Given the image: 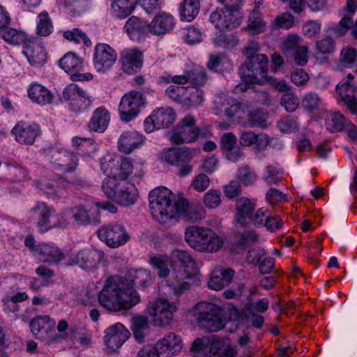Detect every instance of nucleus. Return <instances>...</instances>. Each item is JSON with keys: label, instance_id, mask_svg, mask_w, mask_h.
<instances>
[{"label": "nucleus", "instance_id": "20", "mask_svg": "<svg viewBox=\"0 0 357 357\" xmlns=\"http://www.w3.org/2000/svg\"><path fill=\"white\" fill-rule=\"evenodd\" d=\"M177 310L175 303L167 299L160 298L155 301L150 307V315L153 317L155 325L165 326L173 318V314Z\"/></svg>", "mask_w": 357, "mask_h": 357}, {"label": "nucleus", "instance_id": "3", "mask_svg": "<svg viewBox=\"0 0 357 357\" xmlns=\"http://www.w3.org/2000/svg\"><path fill=\"white\" fill-rule=\"evenodd\" d=\"M170 262L172 273L171 278L165 282L174 295L179 297L191 288V284L184 280L192 278L195 273V261L188 252L175 250L171 254Z\"/></svg>", "mask_w": 357, "mask_h": 357}, {"label": "nucleus", "instance_id": "6", "mask_svg": "<svg viewBox=\"0 0 357 357\" xmlns=\"http://www.w3.org/2000/svg\"><path fill=\"white\" fill-rule=\"evenodd\" d=\"M185 240L190 247L202 252H215L223 245L222 238L220 236L203 227H188L185 230Z\"/></svg>", "mask_w": 357, "mask_h": 357}, {"label": "nucleus", "instance_id": "28", "mask_svg": "<svg viewBox=\"0 0 357 357\" xmlns=\"http://www.w3.org/2000/svg\"><path fill=\"white\" fill-rule=\"evenodd\" d=\"M121 61L123 71L132 74L142 66V54L135 49L126 50L121 53Z\"/></svg>", "mask_w": 357, "mask_h": 357}, {"label": "nucleus", "instance_id": "32", "mask_svg": "<svg viewBox=\"0 0 357 357\" xmlns=\"http://www.w3.org/2000/svg\"><path fill=\"white\" fill-rule=\"evenodd\" d=\"M128 282L129 285L133 287L147 288L153 283V276L150 271L144 268H138L130 270L128 273Z\"/></svg>", "mask_w": 357, "mask_h": 357}, {"label": "nucleus", "instance_id": "19", "mask_svg": "<svg viewBox=\"0 0 357 357\" xmlns=\"http://www.w3.org/2000/svg\"><path fill=\"white\" fill-rule=\"evenodd\" d=\"M176 114L172 108L161 107L154 110L144 120V130L151 132L156 129L168 128L173 124Z\"/></svg>", "mask_w": 357, "mask_h": 357}, {"label": "nucleus", "instance_id": "21", "mask_svg": "<svg viewBox=\"0 0 357 357\" xmlns=\"http://www.w3.org/2000/svg\"><path fill=\"white\" fill-rule=\"evenodd\" d=\"M117 58L116 54L109 45L105 43L96 45L94 50L93 63L98 72L104 73L110 68Z\"/></svg>", "mask_w": 357, "mask_h": 357}, {"label": "nucleus", "instance_id": "12", "mask_svg": "<svg viewBox=\"0 0 357 357\" xmlns=\"http://www.w3.org/2000/svg\"><path fill=\"white\" fill-rule=\"evenodd\" d=\"M47 160L54 169L63 173L75 172L79 162L76 153L59 148L50 149L47 153Z\"/></svg>", "mask_w": 357, "mask_h": 357}, {"label": "nucleus", "instance_id": "4", "mask_svg": "<svg viewBox=\"0 0 357 357\" xmlns=\"http://www.w3.org/2000/svg\"><path fill=\"white\" fill-rule=\"evenodd\" d=\"M149 206L155 217L176 216L182 218L190 206L187 199L179 198L175 200V195L166 188H157L149 195Z\"/></svg>", "mask_w": 357, "mask_h": 357}, {"label": "nucleus", "instance_id": "56", "mask_svg": "<svg viewBox=\"0 0 357 357\" xmlns=\"http://www.w3.org/2000/svg\"><path fill=\"white\" fill-rule=\"evenodd\" d=\"M357 57V52L355 48L347 47L342 50L340 61L344 67H349L353 65Z\"/></svg>", "mask_w": 357, "mask_h": 357}, {"label": "nucleus", "instance_id": "45", "mask_svg": "<svg viewBox=\"0 0 357 357\" xmlns=\"http://www.w3.org/2000/svg\"><path fill=\"white\" fill-rule=\"evenodd\" d=\"M301 105L305 110L313 112L321 107L322 100L319 94L314 91H310L303 96Z\"/></svg>", "mask_w": 357, "mask_h": 357}, {"label": "nucleus", "instance_id": "5", "mask_svg": "<svg viewBox=\"0 0 357 357\" xmlns=\"http://www.w3.org/2000/svg\"><path fill=\"white\" fill-rule=\"evenodd\" d=\"M100 168L107 176L106 178H114L121 183L130 176L141 178L144 176L142 163L135 162L129 158H119L114 154H106L100 159Z\"/></svg>", "mask_w": 357, "mask_h": 357}, {"label": "nucleus", "instance_id": "41", "mask_svg": "<svg viewBox=\"0 0 357 357\" xmlns=\"http://www.w3.org/2000/svg\"><path fill=\"white\" fill-rule=\"evenodd\" d=\"M0 36L11 45H24L26 39L24 32L13 28H3L0 31Z\"/></svg>", "mask_w": 357, "mask_h": 357}, {"label": "nucleus", "instance_id": "50", "mask_svg": "<svg viewBox=\"0 0 357 357\" xmlns=\"http://www.w3.org/2000/svg\"><path fill=\"white\" fill-rule=\"evenodd\" d=\"M63 36L66 40L73 41L76 44H79L82 41L86 47L91 45V42L86 36V34L77 28H75L71 31H64Z\"/></svg>", "mask_w": 357, "mask_h": 357}, {"label": "nucleus", "instance_id": "57", "mask_svg": "<svg viewBox=\"0 0 357 357\" xmlns=\"http://www.w3.org/2000/svg\"><path fill=\"white\" fill-rule=\"evenodd\" d=\"M221 193L216 190H210L204 196V203L208 208H215L221 203Z\"/></svg>", "mask_w": 357, "mask_h": 357}, {"label": "nucleus", "instance_id": "10", "mask_svg": "<svg viewBox=\"0 0 357 357\" xmlns=\"http://www.w3.org/2000/svg\"><path fill=\"white\" fill-rule=\"evenodd\" d=\"M240 0L225 8H217L210 15V22L220 31L230 30L238 27L241 24L240 13Z\"/></svg>", "mask_w": 357, "mask_h": 357}, {"label": "nucleus", "instance_id": "25", "mask_svg": "<svg viewBox=\"0 0 357 357\" xmlns=\"http://www.w3.org/2000/svg\"><path fill=\"white\" fill-rule=\"evenodd\" d=\"M144 142V137L135 130L123 132L118 140V150L126 155L131 153L135 149Z\"/></svg>", "mask_w": 357, "mask_h": 357}, {"label": "nucleus", "instance_id": "8", "mask_svg": "<svg viewBox=\"0 0 357 357\" xmlns=\"http://www.w3.org/2000/svg\"><path fill=\"white\" fill-rule=\"evenodd\" d=\"M102 190L107 198L124 206L135 204L138 197L137 189L133 184L119 182L114 178H105Z\"/></svg>", "mask_w": 357, "mask_h": 357}, {"label": "nucleus", "instance_id": "18", "mask_svg": "<svg viewBox=\"0 0 357 357\" xmlns=\"http://www.w3.org/2000/svg\"><path fill=\"white\" fill-rule=\"evenodd\" d=\"M105 254L98 249H85L80 250L75 256L68 258L66 261L68 266L78 265L86 271L95 270L103 259Z\"/></svg>", "mask_w": 357, "mask_h": 357}, {"label": "nucleus", "instance_id": "14", "mask_svg": "<svg viewBox=\"0 0 357 357\" xmlns=\"http://www.w3.org/2000/svg\"><path fill=\"white\" fill-rule=\"evenodd\" d=\"M63 98L68 102L70 109L75 113L86 111L92 104L91 98L87 91L74 83L64 88Z\"/></svg>", "mask_w": 357, "mask_h": 357}, {"label": "nucleus", "instance_id": "1", "mask_svg": "<svg viewBox=\"0 0 357 357\" xmlns=\"http://www.w3.org/2000/svg\"><path fill=\"white\" fill-rule=\"evenodd\" d=\"M139 301V294L119 275L109 277L98 294L100 305L114 312L130 309Z\"/></svg>", "mask_w": 357, "mask_h": 357}, {"label": "nucleus", "instance_id": "16", "mask_svg": "<svg viewBox=\"0 0 357 357\" xmlns=\"http://www.w3.org/2000/svg\"><path fill=\"white\" fill-rule=\"evenodd\" d=\"M59 66L70 75L74 82L89 81L93 78L90 73H82L84 70V60L75 53L66 54L59 61Z\"/></svg>", "mask_w": 357, "mask_h": 357}, {"label": "nucleus", "instance_id": "35", "mask_svg": "<svg viewBox=\"0 0 357 357\" xmlns=\"http://www.w3.org/2000/svg\"><path fill=\"white\" fill-rule=\"evenodd\" d=\"M24 54L31 63L40 64L45 60L44 47L36 43L29 42L24 43Z\"/></svg>", "mask_w": 357, "mask_h": 357}, {"label": "nucleus", "instance_id": "38", "mask_svg": "<svg viewBox=\"0 0 357 357\" xmlns=\"http://www.w3.org/2000/svg\"><path fill=\"white\" fill-rule=\"evenodd\" d=\"M200 9L199 0H183L179 8L181 20L192 21Z\"/></svg>", "mask_w": 357, "mask_h": 357}, {"label": "nucleus", "instance_id": "29", "mask_svg": "<svg viewBox=\"0 0 357 357\" xmlns=\"http://www.w3.org/2000/svg\"><path fill=\"white\" fill-rule=\"evenodd\" d=\"M174 25L173 16L167 13L156 15L149 24L150 33L155 36L167 33L173 29Z\"/></svg>", "mask_w": 357, "mask_h": 357}, {"label": "nucleus", "instance_id": "51", "mask_svg": "<svg viewBox=\"0 0 357 357\" xmlns=\"http://www.w3.org/2000/svg\"><path fill=\"white\" fill-rule=\"evenodd\" d=\"M268 118V114L267 112L257 109L249 113L248 121L251 127L264 128L266 127Z\"/></svg>", "mask_w": 357, "mask_h": 357}, {"label": "nucleus", "instance_id": "40", "mask_svg": "<svg viewBox=\"0 0 357 357\" xmlns=\"http://www.w3.org/2000/svg\"><path fill=\"white\" fill-rule=\"evenodd\" d=\"M348 123L344 115L340 112L330 113L326 119V128L333 132L342 131Z\"/></svg>", "mask_w": 357, "mask_h": 357}, {"label": "nucleus", "instance_id": "30", "mask_svg": "<svg viewBox=\"0 0 357 357\" xmlns=\"http://www.w3.org/2000/svg\"><path fill=\"white\" fill-rule=\"evenodd\" d=\"M255 204L250 199L241 197L236 202V221L243 227L248 225L247 219L251 218L255 211Z\"/></svg>", "mask_w": 357, "mask_h": 357}, {"label": "nucleus", "instance_id": "24", "mask_svg": "<svg viewBox=\"0 0 357 357\" xmlns=\"http://www.w3.org/2000/svg\"><path fill=\"white\" fill-rule=\"evenodd\" d=\"M123 29L132 40L137 42L143 40L150 33L149 24L134 15L126 21Z\"/></svg>", "mask_w": 357, "mask_h": 357}, {"label": "nucleus", "instance_id": "60", "mask_svg": "<svg viewBox=\"0 0 357 357\" xmlns=\"http://www.w3.org/2000/svg\"><path fill=\"white\" fill-rule=\"evenodd\" d=\"M181 219L185 221L197 222L202 220L205 217L204 211L201 208L191 206L188 208Z\"/></svg>", "mask_w": 357, "mask_h": 357}, {"label": "nucleus", "instance_id": "58", "mask_svg": "<svg viewBox=\"0 0 357 357\" xmlns=\"http://www.w3.org/2000/svg\"><path fill=\"white\" fill-rule=\"evenodd\" d=\"M281 105L287 112H293L298 107V99L292 93H286L281 98Z\"/></svg>", "mask_w": 357, "mask_h": 357}, {"label": "nucleus", "instance_id": "49", "mask_svg": "<svg viewBox=\"0 0 357 357\" xmlns=\"http://www.w3.org/2000/svg\"><path fill=\"white\" fill-rule=\"evenodd\" d=\"M257 239V234L252 230H246L242 233L234 234V242L236 246L244 249L248 245L249 242H256Z\"/></svg>", "mask_w": 357, "mask_h": 357}, {"label": "nucleus", "instance_id": "22", "mask_svg": "<svg viewBox=\"0 0 357 357\" xmlns=\"http://www.w3.org/2000/svg\"><path fill=\"white\" fill-rule=\"evenodd\" d=\"M130 333L121 323H116L105 330V342L107 346L115 351L129 337Z\"/></svg>", "mask_w": 357, "mask_h": 357}, {"label": "nucleus", "instance_id": "54", "mask_svg": "<svg viewBox=\"0 0 357 357\" xmlns=\"http://www.w3.org/2000/svg\"><path fill=\"white\" fill-rule=\"evenodd\" d=\"M279 129L284 133L294 132L298 130L297 119L292 116H286L278 123Z\"/></svg>", "mask_w": 357, "mask_h": 357}, {"label": "nucleus", "instance_id": "11", "mask_svg": "<svg viewBox=\"0 0 357 357\" xmlns=\"http://www.w3.org/2000/svg\"><path fill=\"white\" fill-rule=\"evenodd\" d=\"M221 314L222 309L218 305L202 302L197 305L195 316L200 328L214 332L223 326Z\"/></svg>", "mask_w": 357, "mask_h": 357}, {"label": "nucleus", "instance_id": "23", "mask_svg": "<svg viewBox=\"0 0 357 357\" xmlns=\"http://www.w3.org/2000/svg\"><path fill=\"white\" fill-rule=\"evenodd\" d=\"M161 357H172L179 353L183 348V341L179 335L169 333L156 343Z\"/></svg>", "mask_w": 357, "mask_h": 357}, {"label": "nucleus", "instance_id": "43", "mask_svg": "<svg viewBox=\"0 0 357 357\" xmlns=\"http://www.w3.org/2000/svg\"><path fill=\"white\" fill-rule=\"evenodd\" d=\"M38 22L36 26V33L40 36H48L53 31V24L46 11H43L38 15Z\"/></svg>", "mask_w": 357, "mask_h": 357}, {"label": "nucleus", "instance_id": "44", "mask_svg": "<svg viewBox=\"0 0 357 357\" xmlns=\"http://www.w3.org/2000/svg\"><path fill=\"white\" fill-rule=\"evenodd\" d=\"M266 23L263 20L261 14L256 10H252L248 17L247 29L252 34H259L264 31Z\"/></svg>", "mask_w": 357, "mask_h": 357}, {"label": "nucleus", "instance_id": "17", "mask_svg": "<svg viewBox=\"0 0 357 357\" xmlns=\"http://www.w3.org/2000/svg\"><path fill=\"white\" fill-rule=\"evenodd\" d=\"M197 139L196 121L194 116L188 114L181 119L172 130L170 139L174 144L190 143Z\"/></svg>", "mask_w": 357, "mask_h": 357}, {"label": "nucleus", "instance_id": "62", "mask_svg": "<svg viewBox=\"0 0 357 357\" xmlns=\"http://www.w3.org/2000/svg\"><path fill=\"white\" fill-rule=\"evenodd\" d=\"M303 47L300 45V38L297 36H289L285 39L283 45V50L286 54H292L298 48Z\"/></svg>", "mask_w": 357, "mask_h": 357}, {"label": "nucleus", "instance_id": "64", "mask_svg": "<svg viewBox=\"0 0 357 357\" xmlns=\"http://www.w3.org/2000/svg\"><path fill=\"white\" fill-rule=\"evenodd\" d=\"M316 45L317 50L322 54H331L335 49V42L331 38L317 41Z\"/></svg>", "mask_w": 357, "mask_h": 357}, {"label": "nucleus", "instance_id": "47", "mask_svg": "<svg viewBox=\"0 0 357 357\" xmlns=\"http://www.w3.org/2000/svg\"><path fill=\"white\" fill-rule=\"evenodd\" d=\"M222 344L220 340L214 342L211 348L212 354L209 357H236L238 351L236 349L230 346L221 348Z\"/></svg>", "mask_w": 357, "mask_h": 357}, {"label": "nucleus", "instance_id": "13", "mask_svg": "<svg viewBox=\"0 0 357 357\" xmlns=\"http://www.w3.org/2000/svg\"><path fill=\"white\" fill-rule=\"evenodd\" d=\"M97 234L102 241L112 248L126 244L130 238L125 226L119 222L102 227L97 231Z\"/></svg>", "mask_w": 357, "mask_h": 357}, {"label": "nucleus", "instance_id": "33", "mask_svg": "<svg viewBox=\"0 0 357 357\" xmlns=\"http://www.w3.org/2000/svg\"><path fill=\"white\" fill-rule=\"evenodd\" d=\"M28 94L33 102L42 105L50 104L54 98L52 93L39 84H31L29 88Z\"/></svg>", "mask_w": 357, "mask_h": 357}, {"label": "nucleus", "instance_id": "52", "mask_svg": "<svg viewBox=\"0 0 357 357\" xmlns=\"http://www.w3.org/2000/svg\"><path fill=\"white\" fill-rule=\"evenodd\" d=\"M69 213H70L72 218L79 226L87 225L91 222L89 212L83 207L78 206L74 208H70Z\"/></svg>", "mask_w": 357, "mask_h": 357}, {"label": "nucleus", "instance_id": "39", "mask_svg": "<svg viewBox=\"0 0 357 357\" xmlns=\"http://www.w3.org/2000/svg\"><path fill=\"white\" fill-rule=\"evenodd\" d=\"M37 250L38 254L43 257L41 259L44 261L57 263L65 258L64 254L61 250L54 245L43 244L37 248Z\"/></svg>", "mask_w": 357, "mask_h": 357}, {"label": "nucleus", "instance_id": "36", "mask_svg": "<svg viewBox=\"0 0 357 357\" xmlns=\"http://www.w3.org/2000/svg\"><path fill=\"white\" fill-rule=\"evenodd\" d=\"M137 0H114L111 4L113 16L123 19L130 15L135 8Z\"/></svg>", "mask_w": 357, "mask_h": 357}, {"label": "nucleus", "instance_id": "59", "mask_svg": "<svg viewBox=\"0 0 357 357\" xmlns=\"http://www.w3.org/2000/svg\"><path fill=\"white\" fill-rule=\"evenodd\" d=\"M204 99L203 91L197 88H194L184 101L187 105L196 107L202 104Z\"/></svg>", "mask_w": 357, "mask_h": 357}, {"label": "nucleus", "instance_id": "61", "mask_svg": "<svg viewBox=\"0 0 357 357\" xmlns=\"http://www.w3.org/2000/svg\"><path fill=\"white\" fill-rule=\"evenodd\" d=\"M291 79L297 86H304L307 83L309 76L303 68H296L291 73Z\"/></svg>", "mask_w": 357, "mask_h": 357}, {"label": "nucleus", "instance_id": "55", "mask_svg": "<svg viewBox=\"0 0 357 357\" xmlns=\"http://www.w3.org/2000/svg\"><path fill=\"white\" fill-rule=\"evenodd\" d=\"M149 262L158 270V275L161 278H166L170 273L166 261L160 256H153L151 257Z\"/></svg>", "mask_w": 357, "mask_h": 357}, {"label": "nucleus", "instance_id": "2", "mask_svg": "<svg viewBox=\"0 0 357 357\" xmlns=\"http://www.w3.org/2000/svg\"><path fill=\"white\" fill-rule=\"evenodd\" d=\"M260 45L255 40H250L245 48L246 59L245 68L238 70V74L244 85L237 86L239 90L245 91L248 85L257 84H263L268 80V72L269 60L265 54L259 53Z\"/></svg>", "mask_w": 357, "mask_h": 357}, {"label": "nucleus", "instance_id": "42", "mask_svg": "<svg viewBox=\"0 0 357 357\" xmlns=\"http://www.w3.org/2000/svg\"><path fill=\"white\" fill-rule=\"evenodd\" d=\"M149 328L147 318L142 316L135 317L132 318L131 329L133 332L135 340L138 342H142L144 340V331Z\"/></svg>", "mask_w": 357, "mask_h": 357}, {"label": "nucleus", "instance_id": "7", "mask_svg": "<svg viewBox=\"0 0 357 357\" xmlns=\"http://www.w3.org/2000/svg\"><path fill=\"white\" fill-rule=\"evenodd\" d=\"M31 217L36 220V225L41 233L54 228H66L69 222L64 213L56 211L45 202H38L30 210Z\"/></svg>", "mask_w": 357, "mask_h": 357}, {"label": "nucleus", "instance_id": "9", "mask_svg": "<svg viewBox=\"0 0 357 357\" xmlns=\"http://www.w3.org/2000/svg\"><path fill=\"white\" fill-rule=\"evenodd\" d=\"M56 322L49 315L36 316L29 323L33 335L46 345L59 343L64 336L55 331Z\"/></svg>", "mask_w": 357, "mask_h": 357}, {"label": "nucleus", "instance_id": "34", "mask_svg": "<svg viewBox=\"0 0 357 357\" xmlns=\"http://www.w3.org/2000/svg\"><path fill=\"white\" fill-rule=\"evenodd\" d=\"M109 122L108 112L105 108L99 107L93 112L88 127L90 130L103 132L107 128Z\"/></svg>", "mask_w": 357, "mask_h": 357}, {"label": "nucleus", "instance_id": "31", "mask_svg": "<svg viewBox=\"0 0 357 357\" xmlns=\"http://www.w3.org/2000/svg\"><path fill=\"white\" fill-rule=\"evenodd\" d=\"M234 275L235 271L231 268H226L217 271L209 279L208 287L213 290H221L231 282Z\"/></svg>", "mask_w": 357, "mask_h": 357}, {"label": "nucleus", "instance_id": "48", "mask_svg": "<svg viewBox=\"0 0 357 357\" xmlns=\"http://www.w3.org/2000/svg\"><path fill=\"white\" fill-rule=\"evenodd\" d=\"M214 43L216 46L224 49L232 50L238 45L239 40L232 33H221L215 38Z\"/></svg>", "mask_w": 357, "mask_h": 357}, {"label": "nucleus", "instance_id": "37", "mask_svg": "<svg viewBox=\"0 0 357 357\" xmlns=\"http://www.w3.org/2000/svg\"><path fill=\"white\" fill-rule=\"evenodd\" d=\"M239 143L243 146L257 144L259 149H263L267 146L268 140L264 135H257L252 131H243L239 137Z\"/></svg>", "mask_w": 357, "mask_h": 357}, {"label": "nucleus", "instance_id": "15", "mask_svg": "<svg viewBox=\"0 0 357 357\" xmlns=\"http://www.w3.org/2000/svg\"><path fill=\"white\" fill-rule=\"evenodd\" d=\"M145 103L146 99L140 92L132 91L125 94L119 107L121 119L125 122L130 121L137 116Z\"/></svg>", "mask_w": 357, "mask_h": 357}, {"label": "nucleus", "instance_id": "27", "mask_svg": "<svg viewBox=\"0 0 357 357\" xmlns=\"http://www.w3.org/2000/svg\"><path fill=\"white\" fill-rule=\"evenodd\" d=\"M193 158L192 151L188 147L169 149L165 152L162 158L171 165L183 166L190 163Z\"/></svg>", "mask_w": 357, "mask_h": 357}, {"label": "nucleus", "instance_id": "26", "mask_svg": "<svg viewBox=\"0 0 357 357\" xmlns=\"http://www.w3.org/2000/svg\"><path fill=\"white\" fill-rule=\"evenodd\" d=\"M12 132L15 136V139L20 144H32L40 133V128L35 123L31 125L19 123L13 128Z\"/></svg>", "mask_w": 357, "mask_h": 357}, {"label": "nucleus", "instance_id": "46", "mask_svg": "<svg viewBox=\"0 0 357 357\" xmlns=\"http://www.w3.org/2000/svg\"><path fill=\"white\" fill-rule=\"evenodd\" d=\"M188 82L196 86H201L205 84L207 80L205 70L199 66H195L186 72Z\"/></svg>", "mask_w": 357, "mask_h": 357}, {"label": "nucleus", "instance_id": "63", "mask_svg": "<svg viewBox=\"0 0 357 357\" xmlns=\"http://www.w3.org/2000/svg\"><path fill=\"white\" fill-rule=\"evenodd\" d=\"M264 179L268 184L278 183L281 180V176L280 175L278 169L275 166H267L264 174Z\"/></svg>", "mask_w": 357, "mask_h": 357}, {"label": "nucleus", "instance_id": "53", "mask_svg": "<svg viewBox=\"0 0 357 357\" xmlns=\"http://www.w3.org/2000/svg\"><path fill=\"white\" fill-rule=\"evenodd\" d=\"M237 177L245 185H251L257 180V175L248 165L241 167L238 171Z\"/></svg>", "mask_w": 357, "mask_h": 357}]
</instances>
